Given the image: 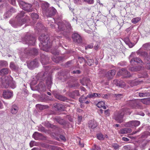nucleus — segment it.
Instances as JSON below:
<instances>
[{
	"instance_id": "obj_64",
	"label": "nucleus",
	"mask_w": 150,
	"mask_h": 150,
	"mask_svg": "<svg viewBox=\"0 0 150 150\" xmlns=\"http://www.w3.org/2000/svg\"><path fill=\"white\" fill-rule=\"evenodd\" d=\"M146 68L148 69H150V63H147L146 65Z\"/></svg>"
},
{
	"instance_id": "obj_19",
	"label": "nucleus",
	"mask_w": 150,
	"mask_h": 150,
	"mask_svg": "<svg viewBox=\"0 0 150 150\" xmlns=\"http://www.w3.org/2000/svg\"><path fill=\"white\" fill-rule=\"evenodd\" d=\"M49 6V4L46 2H44L42 4V10L44 12H45V13L48 11V8Z\"/></svg>"
},
{
	"instance_id": "obj_30",
	"label": "nucleus",
	"mask_w": 150,
	"mask_h": 150,
	"mask_svg": "<svg viewBox=\"0 0 150 150\" xmlns=\"http://www.w3.org/2000/svg\"><path fill=\"white\" fill-rule=\"evenodd\" d=\"M100 96L101 94L95 93L88 94L89 98H94L97 97L100 98Z\"/></svg>"
},
{
	"instance_id": "obj_7",
	"label": "nucleus",
	"mask_w": 150,
	"mask_h": 150,
	"mask_svg": "<svg viewBox=\"0 0 150 150\" xmlns=\"http://www.w3.org/2000/svg\"><path fill=\"white\" fill-rule=\"evenodd\" d=\"M134 53H132L130 56V57L131 58L130 62L132 65H136L139 64L141 65H143L144 63L141 59L138 57H134Z\"/></svg>"
},
{
	"instance_id": "obj_24",
	"label": "nucleus",
	"mask_w": 150,
	"mask_h": 150,
	"mask_svg": "<svg viewBox=\"0 0 150 150\" xmlns=\"http://www.w3.org/2000/svg\"><path fill=\"white\" fill-rule=\"evenodd\" d=\"M116 73L115 70H112L109 71L106 75L107 76L109 79H111L114 76Z\"/></svg>"
},
{
	"instance_id": "obj_20",
	"label": "nucleus",
	"mask_w": 150,
	"mask_h": 150,
	"mask_svg": "<svg viewBox=\"0 0 150 150\" xmlns=\"http://www.w3.org/2000/svg\"><path fill=\"white\" fill-rule=\"evenodd\" d=\"M141 48L137 50L136 53L139 56H141L144 57H146L147 55V53L146 52L142 51L141 50Z\"/></svg>"
},
{
	"instance_id": "obj_29",
	"label": "nucleus",
	"mask_w": 150,
	"mask_h": 150,
	"mask_svg": "<svg viewBox=\"0 0 150 150\" xmlns=\"http://www.w3.org/2000/svg\"><path fill=\"white\" fill-rule=\"evenodd\" d=\"M36 107L40 110H42L44 109L48 108L49 107L47 105H44L40 104H37L36 105Z\"/></svg>"
},
{
	"instance_id": "obj_32",
	"label": "nucleus",
	"mask_w": 150,
	"mask_h": 150,
	"mask_svg": "<svg viewBox=\"0 0 150 150\" xmlns=\"http://www.w3.org/2000/svg\"><path fill=\"white\" fill-rule=\"evenodd\" d=\"M7 62L5 61H0V67H6L8 65Z\"/></svg>"
},
{
	"instance_id": "obj_54",
	"label": "nucleus",
	"mask_w": 150,
	"mask_h": 150,
	"mask_svg": "<svg viewBox=\"0 0 150 150\" xmlns=\"http://www.w3.org/2000/svg\"><path fill=\"white\" fill-rule=\"evenodd\" d=\"M93 47V45L92 44L89 45L85 47V49L86 50L88 48H92Z\"/></svg>"
},
{
	"instance_id": "obj_44",
	"label": "nucleus",
	"mask_w": 150,
	"mask_h": 150,
	"mask_svg": "<svg viewBox=\"0 0 150 150\" xmlns=\"http://www.w3.org/2000/svg\"><path fill=\"white\" fill-rule=\"evenodd\" d=\"M10 67L12 69H16V67L15 65L12 62L10 63Z\"/></svg>"
},
{
	"instance_id": "obj_57",
	"label": "nucleus",
	"mask_w": 150,
	"mask_h": 150,
	"mask_svg": "<svg viewBox=\"0 0 150 150\" xmlns=\"http://www.w3.org/2000/svg\"><path fill=\"white\" fill-rule=\"evenodd\" d=\"M108 97V95L107 94H101L100 97H101L103 98H106Z\"/></svg>"
},
{
	"instance_id": "obj_63",
	"label": "nucleus",
	"mask_w": 150,
	"mask_h": 150,
	"mask_svg": "<svg viewBox=\"0 0 150 150\" xmlns=\"http://www.w3.org/2000/svg\"><path fill=\"white\" fill-rule=\"evenodd\" d=\"M104 113L106 115L108 116L109 115V111L108 109L105 110Z\"/></svg>"
},
{
	"instance_id": "obj_21",
	"label": "nucleus",
	"mask_w": 150,
	"mask_h": 150,
	"mask_svg": "<svg viewBox=\"0 0 150 150\" xmlns=\"http://www.w3.org/2000/svg\"><path fill=\"white\" fill-rule=\"evenodd\" d=\"M97 126V122L95 121L91 120L89 123V127L92 128L94 129Z\"/></svg>"
},
{
	"instance_id": "obj_52",
	"label": "nucleus",
	"mask_w": 150,
	"mask_h": 150,
	"mask_svg": "<svg viewBox=\"0 0 150 150\" xmlns=\"http://www.w3.org/2000/svg\"><path fill=\"white\" fill-rule=\"evenodd\" d=\"M9 12H10L11 13H14L16 12V10L13 7H11L10 9V11L8 12V13Z\"/></svg>"
},
{
	"instance_id": "obj_17",
	"label": "nucleus",
	"mask_w": 150,
	"mask_h": 150,
	"mask_svg": "<svg viewBox=\"0 0 150 150\" xmlns=\"http://www.w3.org/2000/svg\"><path fill=\"white\" fill-rule=\"evenodd\" d=\"M49 10V11L48 10L45 13L46 15L49 17H51L54 15L57 11L56 9L52 7L50 8Z\"/></svg>"
},
{
	"instance_id": "obj_31",
	"label": "nucleus",
	"mask_w": 150,
	"mask_h": 150,
	"mask_svg": "<svg viewBox=\"0 0 150 150\" xmlns=\"http://www.w3.org/2000/svg\"><path fill=\"white\" fill-rule=\"evenodd\" d=\"M142 102L144 104L149 105L150 104V100L149 98H145L142 100Z\"/></svg>"
},
{
	"instance_id": "obj_50",
	"label": "nucleus",
	"mask_w": 150,
	"mask_h": 150,
	"mask_svg": "<svg viewBox=\"0 0 150 150\" xmlns=\"http://www.w3.org/2000/svg\"><path fill=\"white\" fill-rule=\"evenodd\" d=\"M119 80H115L113 81L112 82V83L115 85L116 86H118L119 83Z\"/></svg>"
},
{
	"instance_id": "obj_55",
	"label": "nucleus",
	"mask_w": 150,
	"mask_h": 150,
	"mask_svg": "<svg viewBox=\"0 0 150 150\" xmlns=\"http://www.w3.org/2000/svg\"><path fill=\"white\" fill-rule=\"evenodd\" d=\"M81 71L79 70H76L73 71L72 72V73L73 74H79L81 73Z\"/></svg>"
},
{
	"instance_id": "obj_43",
	"label": "nucleus",
	"mask_w": 150,
	"mask_h": 150,
	"mask_svg": "<svg viewBox=\"0 0 150 150\" xmlns=\"http://www.w3.org/2000/svg\"><path fill=\"white\" fill-rule=\"evenodd\" d=\"M57 98L59 100L62 101H64L66 99V98L60 95L57 96Z\"/></svg>"
},
{
	"instance_id": "obj_14",
	"label": "nucleus",
	"mask_w": 150,
	"mask_h": 150,
	"mask_svg": "<svg viewBox=\"0 0 150 150\" xmlns=\"http://www.w3.org/2000/svg\"><path fill=\"white\" fill-rule=\"evenodd\" d=\"M28 67L31 69H33L35 67L38 66V62L36 59L27 63Z\"/></svg>"
},
{
	"instance_id": "obj_40",
	"label": "nucleus",
	"mask_w": 150,
	"mask_h": 150,
	"mask_svg": "<svg viewBox=\"0 0 150 150\" xmlns=\"http://www.w3.org/2000/svg\"><path fill=\"white\" fill-rule=\"evenodd\" d=\"M46 83L48 86V87H50L52 84V81L50 78H49L46 80Z\"/></svg>"
},
{
	"instance_id": "obj_3",
	"label": "nucleus",
	"mask_w": 150,
	"mask_h": 150,
	"mask_svg": "<svg viewBox=\"0 0 150 150\" xmlns=\"http://www.w3.org/2000/svg\"><path fill=\"white\" fill-rule=\"evenodd\" d=\"M49 38L47 35L44 34H42L39 38V40L41 43L40 46H43L46 49L42 48L44 51H46V50L50 47V43L49 42Z\"/></svg>"
},
{
	"instance_id": "obj_61",
	"label": "nucleus",
	"mask_w": 150,
	"mask_h": 150,
	"mask_svg": "<svg viewBox=\"0 0 150 150\" xmlns=\"http://www.w3.org/2000/svg\"><path fill=\"white\" fill-rule=\"evenodd\" d=\"M122 139L125 142H128L129 140V139L127 137H123Z\"/></svg>"
},
{
	"instance_id": "obj_11",
	"label": "nucleus",
	"mask_w": 150,
	"mask_h": 150,
	"mask_svg": "<svg viewBox=\"0 0 150 150\" xmlns=\"http://www.w3.org/2000/svg\"><path fill=\"white\" fill-rule=\"evenodd\" d=\"M12 79H13L10 76L5 77L4 79V81L2 82L3 86L5 88L8 87Z\"/></svg>"
},
{
	"instance_id": "obj_60",
	"label": "nucleus",
	"mask_w": 150,
	"mask_h": 150,
	"mask_svg": "<svg viewBox=\"0 0 150 150\" xmlns=\"http://www.w3.org/2000/svg\"><path fill=\"white\" fill-rule=\"evenodd\" d=\"M145 132H144L143 133H142V138H145V137H147L148 136L147 134H145Z\"/></svg>"
},
{
	"instance_id": "obj_51",
	"label": "nucleus",
	"mask_w": 150,
	"mask_h": 150,
	"mask_svg": "<svg viewBox=\"0 0 150 150\" xmlns=\"http://www.w3.org/2000/svg\"><path fill=\"white\" fill-rule=\"evenodd\" d=\"M116 99H120L122 97V94H118L115 95Z\"/></svg>"
},
{
	"instance_id": "obj_46",
	"label": "nucleus",
	"mask_w": 150,
	"mask_h": 150,
	"mask_svg": "<svg viewBox=\"0 0 150 150\" xmlns=\"http://www.w3.org/2000/svg\"><path fill=\"white\" fill-rule=\"evenodd\" d=\"M83 97V96H82L81 97H80L79 98V102L81 103H84L85 100L83 99L84 98Z\"/></svg>"
},
{
	"instance_id": "obj_41",
	"label": "nucleus",
	"mask_w": 150,
	"mask_h": 150,
	"mask_svg": "<svg viewBox=\"0 0 150 150\" xmlns=\"http://www.w3.org/2000/svg\"><path fill=\"white\" fill-rule=\"evenodd\" d=\"M119 83L118 86H119L121 88H123L125 86V83L122 81L119 80Z\"/></svg>"
},
{
	"instance_id": "obj_48",
	"label": "nucleus",
	"mask_w": 150,
	"mask_h": 150,
	"mask_svg": "<svg viewBox=\"0 0 150 150\" xmlns=\"http://www.w3.org/2000/svg\"><path fill=\"white\" fill-rule=\"evenodd\" d=\"M112 146L115 149H118L119 147V146L117 144H113Z\"/></svg>"
},
{
	"instance_id": "obj_49",
	"label": "nucleus",
	"mask_w": 150,
	"mask_h": 150,
	"mask_svg": "<svg viewBox=\"0 0 150 150\" xmlns=\"http://www.w3.org/2000/svg\"><path fill=\"white\" fill-rule=\"evenodd\" d=\"M79 86V84L77 83H75L74 84L71 86V87L72 88H77L78 86Z\"/></svg>"
},
{
	"instance_id": "obj_47",
	"label": "nucleus",
	"mask_w": 150,
	"mask_h": 150,
	"mask_svg": "<svg viewBox=\"0 0 150 150\" xmlns=\"http://www.w3.org/2000/svg\"><path fill=\"white\" fill-rule=\"evenodd\" d=\"M85 80L86 79H83L82 80V81H81V84H82L83 85H86V84L87 83H89V82L90 81L89 80H88V79L87 80V81H86L85 83L83 82V81H85Z\"/></svg>"
},
{
	"instance_id": "obj_33",
	"label": "nucleus",
	"mask_w": 150,
	"mask_h": 150,
	"mask_svg": "<svg viewBox=\"0 0 150 150\" xmlns=\"http://www.w3.org/2000/svg\"><path fill=\"white\" fill-rule=\"evenodd\" d=\"M54 120L55 121H56L57 122L61 125H62L63 124L64 120L62 119H61L60 117H56L55 118Z\"/></svg>"
},
{
	"instance_id": "obj_12",
	"label": "nucleus",
	"mask_w": 150,
	"mask_h": 150,
	"mask_svg": "<svg viewBox=\"0 0 150 150\" xmlns=\"http://www.w3.org/2000/svg\"><path fill=\"white\" fill-rule=\"evenodd\" d=\"M72 38L74 42L79 43L81 42L82 39L80 35L77 33H74L72 35Z\"/></svg>"
},
{
	"instance_id": "obj_58",
	"label": "nucleus",
	"mask_w": 150,
	"mask_h": 150,
	"mask_svg": "<svg viewBox=\"0 0 150 150\" xmlns=\"http://www.w3.org/2000/svg\"><path fill=\"white\" fill-rule=\"evenodd\" d=\"M11 3L12 5L15 6L16 4V0H10Z\"/></svg>"
},
{
	"instance_id": "obj_28",
	"label": "nucleus",
	"mask_w": 150,
	"mask_h": 150,
	"mask_svg": "<svg viewBox=\"0 0 150 150\" xmlns=\"http://www.w3.org/2000/svg\"><path fill=\"white\" fill-rule=\"evenodd\" d=\"M123 148L125 150H137L135 147L129 145L124 146Z\"/></svg>"
},
{
	"instance_id": "obj_38",
	"label": "nucleus",
	"mask_w": 150,
	"mask_h": 150,
	"mask_svg": "<svg viewBox=\"0 0 150 150\" xmlns=\"http://www.w3.org/2000/svg\"><path fill=\"white\" fill-rule=\"evenodd\" d=\"M141 69L140 67L138 68L137 67H133L130 68V70L132 71H139Z\"/></svg>"
},
{
	"instance_id": "obj_36",
	"label": "nucleus",
	"mask_w": 150,
	"mask_h": 150,
	"mask_svg": "<svg viewBox=\"0 0 150 150\" xmlns=\"http://www.w3.org/2000/svg\"><path fill=\"white\" fill-rule=\"evenodd\" d=\"M142 47L144 50H147L150 48V42L144 44Z\"/></svg>"
},
{
	"instance_id": "obj_5",
	"label": "nucleus",
	"mask_w": 150,
	"mask_h": 150,
	"mask_svg": "<svg viewBox=\"0 0 150 150\" xmlns=\"http://www.w3.org/2000/svg\"><path fill=\"white\" fill-rule=\"evenodd\" d=\"M36 40L35 37L31 36L26 35L24 38H22V41L24 43L31 45L34 44Z\"/></svg>"
},
{
	"instance_id": "obj_8",
	"label": "nucleus",
	"mask_w": 150,
	"mask_h": 150,
	"mask_svg": "<svg viewBox=\"0 0 150 150\" xmlns=\"http://www.w3.org/2000/svg\"><path fill=\"white\" fill-rule=\"evenodd\" d=\"M128 105L132 108H140V104L136 100H130L128 102Z\"/></svg>"
},
{
	"instance_id": "obj_37",
	"label": "nucleus",
	"mask_w": 150,
	"mask_h": 150,
	"mask_svg": "<svg viewBox=\"0 0 150 150\" xmlns=\"http://www.w3.org/2000/svg\"><path fill=\"white\" fill-rule=\"evenodd\" d=\"M71 94L72 95V97L74 98L75 96H79L80 94L78 90H75Z\"/></svg>"
},
{
	"instance_id": "obj_62",
	"label": "nucleus",
	"mask_w": 150,
	"mask_h": 150,
	"mask_svg": "<svg viewBox=\"0 0 150 150\" xmlns=\"http://www.w3.org/2000/svg\"><path fill=\"white\" fill-rule=\"evenodd\" d=\"M60 138L61 139H62V140H63V141H65L66 140V139L65 137L64 136H63L62 135H61L60 136Z\"/></svg>"
},
{
	"instance_id": "obj_53",
	"label": "nucleus",
	"mask_w": 150,
	"mask_h": 150,
	"mask_svg": "<svg viewBox=\"0 0 150 150\" xmlns=\"http://www.w3.org/2000/svg\"><path fill=\"white\" fill-rule=\"evenodd\" d=\"M38 130L40 131H44L45 130V128L44 127L42 126H40L38 128Z\"/></svg>"
},
{
	"instance_id": "obj_25",
	"label": "nucleus",
	"mask_w": 150,
	"mask_h": 150,
	"mask_svg": "<svg viewBox=\"0 0 150 150\" xmlns=\"http://www.w3.org/2000/svg\"><path fill=\"white\" fill-rule=\"evenodd\" d=\"M124 40L126 44L128 45L129 47H132L134 45V43L131 42L128 38H125Z\"/></svg>"
},
{
	"instance_id": "obj_1",
	"label": "nucleus",
	"mask_w": 150,
	"mask_h": 150,
	"mask_svg": "<svg viewBox=\"0 0 150 150\" xmlns=\"http://www.w3.org/2000/svg\"><path fill=\"white\" fill-rule=\"evenodd\" d=\"M52 20L57 24V27L51 24L50 25L52 28L55 29L56 31H60L61 33H63L69 32L71 30V27L68 22H63L58 19L55 20L53 18Z\"/></svg>"
},
{
	"instance_id": "obj_26",
	"label": "nucleus",
	"mask_w": 150,
	"mask_h": 150,
	"mask_svg": "<svg viewBox=\"0 0 150 150\" xmlns=\"http://www.w3.org/2000/svg\"><path fill=\"white\" fill-rule=\"evenodd\" d=\"M9 72V70L6 68H4L1 69L0 70V75L4 76L7 74Z\"/></svg>"
},
{
	"instance_id": "obj_23",
	"label": "nucleus",
	"mask_w": 150,
	"mask_h": 150,
	"mask_svg": "<svg viewBox=\"0 0 150 150\" xmlns=\"http://www.w3.org/2000/svg\"><path fill=\"white\" fill-rule=\"evenodd\" d=\"M18 110V107L16 105H13L11 110V113L13 114H16Z\"/></svg>"
},
{
	"instance_id": "obj_35",
	"label": "nucleus",
	"mask_w": 150,
	"mask_h": 150,
	"mask_svg": "<svg viewBox=\"0 0 150 150\" xmlns=\"http://www.w3.org/2000/svg\"><path fill=\"white\" fill-rule=\"evenodd\" d=\"M97 138L99 140H103L104 139V136L101 133L98 134L97 135Z\"/></svg>"
},
{
	"instance_id": "obj_34",
	"label": "nucleus",
	"mask_w": 150,
	"mask_h": 150,
	"mask_svg": "<svg viewBox=\"0 0 150 150\" xmlns=\"http://www.w3.org/2000/svg\"><path fill=\"white\" fill-rule=\"evenodd\" d=\"M9 86L12 88H14L16 87V83L13 80V79L11 81L9 84Z\"/></svg>"
},
{
	"instance_id": "obj_42",
	"label": "nucleus",
	"mask_w": 150,
	"mask_h": 150,
	"mask_svg": "<svg viewBox=\"0 0 150 150\" xmlns=\"http://www.w3.org/2000/svg\"><path fill=\"white\" fill-rule=\"evenodd\" d=\"M31 16L33 20L37 19L38 18V15L36 13H32Z\"/></svg>"
},
{
	"instance_id": "obj_22",
	"label": "nucleus",
	"mask_w": 150,
	"mask_h": 150,
	"mask_svg": "<svg viewBox=\"0 0 150 150\" xmlns=\"http://www.w3.org/2000/svg\"><path fill=\"white\" fill-rule=\"evenodd\" d=\"M129 73V72L125 68H122V69L119 70V72L117 73V74L118 75H125L128 74Z\"/></svg>"
},
{
	"instance_id": "obj_45",
	"label": "nucleus",
	"mask_w": 150,
	"mask_h": 150,
	"mask_svg": "<svg viewBox=\"0 0 150 150\" xmlns=\"http://www.w3.org/2000/svg\"><path fill=\"white\" fill-rule=\"evenodd\" d=\"M78 61L80 63L85 62V60L82 57H79L78 58Z\"/></svg>"
},
{
	"instance_id": "obj_16",
	"label": "nucleus",
	"mask_w": 150,
	"mask_h": 150,
	"mask_svg": "<svg viewBox=\"0 0 150 150\" xmlns=\"http://www.w3.org/2000/svg\"><path fill=\"white\" fill-rule=\"evenodd\" d=\"M38 52L37 50L33 48L29 50V49L26 48L24 50V53L29 55L32 54L35 55L37 54Z\"/></svg>"
},
{
	"instance_id": "obj_15",
	"label": "nucleus",
	"mask_w": 150,
	"mask_h": 150,
	"mask_svg": "<svg viewBox=\"0 0 150 150\" xmlns=\"http://www.w3.org/2000/svg\"><path fill=\"white\" fill-rule=\"evenodd\" d=\"M3 96L6 99H9L12 97L13 92L9 90L4 91L3 93Z\"/></svg>"
},
{
	"instance_id": "obj_6",
	"label": "nucleus",
	"mask_w": 150,
	"mask_h": 150,
	"mask_svg": "<svg viewBox=\"0 0 150 150\" xmlns=\"http://www.w3.org/2000/svg\"><path fill=\"white\" fill-rule=\"evenodd\" d=\"M20 6L25 11H32V5L30 4L25 3L21 0L18 1Z\"/></svg>"
},
{
	"instance_id": "obj_2",
	"label": "nucleus",
	"mask_w": 150,
	"mask_h": 150,
	"mask_svg": "<svg viewBox=\"0 0 150 150\" xmlns=\"http://www.w3.org/2000/svg\"><path fill=\"white\" fill-rule=\"evenodd\" d=\"M25 12L23 11H21L18 13L16 16L17 21L15 22L12 26L15 28H17L21 26L23 24L26 22V21L28 19V17L25 14Z\"/></svg>"
},
{
	"instance_id": "obj_56",
	"label": "nucleus",
	"mask_w": 150,
	"mask_h": 150,
	"mask_svg": "<svg viewBox=\"0 0 150 150\" xmlns=\"http://www.w3.org/2000/svg\"><path fill=\"white\" fill-rule=\"evenodd\" d=\"M82 117L81 116H79L78 117V124H79L81 122L82 120Z\"/></svg>"
},
{
	"instance_id": "obj_59",
	"label": "nucleus",
	"mask_w": 150,
	"mask_h": 150,
	"mask_svg": "<svg viewBox=\"0 0 150 150\" xmlns=\"http://www.w3.org/2000/svg\"><path fill=\"white\" fill-rule=\"evenodd\" d=\"M94 147L95 148L96 150H100L101 148L100 147L98 146H97L96 145H94Z\"/></svg>"
},
{
	"instance_id": "obj_9",
	"label": "nucleus",
	"mask_w": 150,
	"mask_h": 150,
	"mask_svg": "<svg viewBox=\"0 0 150 150\" xmlns=\"http://www.w3.org/2000/svg\"><path fill=\"white\" fill-rule=\"evenodd\" d=\"M140 123V122L138 121L133 120L126 123L125 124V126L127 127L133 128L138 126Z\"/></svg>"
},
{
	"instance_id": "obj_18",
	"label": "nucleus",
	"mask_w": 150,
	"mask_h": 150,
	"mask_svg": "<svg viewBox=\"0 0 150 150\" xmlns=\"http://www.w3.org/2000/svg\"><path fill=\"white\" fill-rule=\"evenodd\" d=\"M132 129L130 128H125L121 129L118 132L120 134H126L132 132Z\"/></svg>"
},
{
	"instance_id": "obj_27",
	"label": "nucleus",
	"mask_w": 150,
	"mask_h": 150,
	"mask_svg": "<svg viewBox=\"0 0 150 150\" xmlns=\"http://www.w3.org/2000/svg\"><path fill=\"white\" fill-rule=\"evenodd\" d=\"M105 102L103 101H101L99 102L97 104V106L99 108H102L103 109H105L106 108V106H105Z\"/></svg>"
},
{
	"instance_id": "obj_10",
	"label": "nucleus",
	"mask_w": 150,
	"mask_h": 150,
	"mask_svg": "<svg viewBox=\"0 0 150 150\" xmlns=\"http://www.w3.org/2000/svg\"><path fill=\"white\" fill-rule=\"evenodd\" d=\"M33 137L36 140H43L46 139V137L41 134L35 132L33 135Z\"/></svg>"
},
{
	"instance_id": "obj_4",
	"label": "nucleus",
	"mask_w": 150,
	"mask_h": 150,
	"mask_svg": "<svg viewBox=\"0 0 150 150\" xmlns=\"http://www.w3.org/2000/svg\"><path fill=\"white\" fill-rule=\"evenodd\" d=\"M125 113L130 114V112L128 110H126V109H123L122 111L118 112L115 117V120L119 123L123 122V118Z\"/></svg>"
},
{
	"instance_id": "obj_39",
	"label": "nucleus",
	"mask_w": 150,
	"mask_h": 150,
	"mask_svg": "<svg viewBox=\"0 0 150 150\" xmlns=\"http://www.w3.org/2000/svg\"><path fill=\"white\" fill-rule=\"evenodd\" d=\"M140 20V18L139 17H136L133 18L132 20V23L135 24L138 23Z\"/></svg>"
},
{
	"instance_id": "obj_13",
	"label": "nucleus",
	"mask_w": 150,
	"mask_h": 150,
	"mask_svg": "<svg viewBox=\"0 0 150 150\" xmlns=\"http://www.w3.org/2000/svg\"><path fill=\"white\" fill-rule=\"evenodd\" d=\"M37 88L38 91L40 92L45 91L46 90V86L43 82L41 81L37 87Z\"/></svg>"
}]
</instances>
